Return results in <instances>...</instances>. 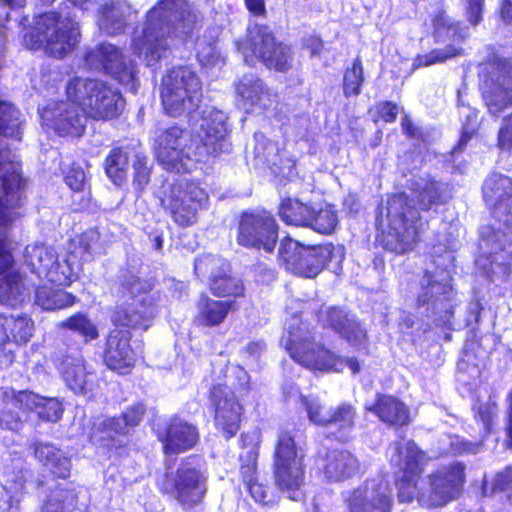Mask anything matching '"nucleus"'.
Listing matches in <instances>:
<instances>
[{
  "label": "nucleus",
  "mask_w": 512,
  "mask_h": 512,
  "mask_svg": "<svg viewBox=\"0 0 512 512\" xmlns=\"http://www.w3.org/2000/svg\"><path fill=\"white\" fill-rule=\"evenodd\" d=\"M387 454L391 465L398 467L402 473L396 480L400 502L410 503L416 499L423 507H441L460 494L464 484L462 464L453 463L443 467L420 483L426 460L424 452L413 441L394 442Z\"/></svg>",
  "instance_id": "nucleus-1"
},
{
  "label": "nucleus",
  "mask_w": 512,
  "mask_h": 512,
  "mask_svg": "<svg viewBox=\"0 0 512 512\" xmlns=\"http://www.w3.org/2000/svg\"><path fill=\"white\" fill-rule=\"evenodd\" d=\"M304 405L309 420L315 425L328 426V417L331 409L327 410L324 404L316 396L299 395Z\"/></svg>",
  "instance_id": "nucleus-50"
},
{
  "label": "nucleus",
  "mask_w": 512,
  "mask_h": 512,
  "mask_svg": "<svg viewBox=\"0 0 512 512\" xmlns=\"http://www.w3.org/2000/svg\"><path fill=\"white\" fill-rule=\"evenodd\" d=\"M66 385L78 394H85L92 388L93 373L81 356H66L59 367Z\"/></svg>",
  "instance_id": "nucleus-32"
},
{
  "label": "nucleus",
  "mask_w": 512,
  "mask_h": 512,
  "mask_svg": "<svg viewBox=\"0 0 512 512\" xmlns=\"http://www.w3.org/2000/svg\"><path fill=\"white\" fill-rule=\"evenodd\" d=\"M26 287L23 284L21 275L11 271L0 280V302L14 306L24 300Z\"/></svg>",
  "instance_id": "nucleus-42"
},
{
  "label": "nucleus",
  "mask_w": 512,
  "mask_h": 512,
  "mask_svg": "<svg viewBox=\"0 0 512 512\" xmlns=\"http://www.w3.org/2000/svg\"><path fill=\"white\" fill-rule=\"evenodd\" d=\"M65 182L73 191H82L86 185V175L82 167L72 165L65 175Z\"/></svg>",
  "instance_id": "nucleus-58"
},
{
  "label": "nucleus",
  "mask_w": 512,
  "mask_h": 512,
  "mask_svg": "<svg viewBox=\"0 0 512 512\" xmlns=\"http://www.w3.org/2000/svg\"><path fill=\"white\" fill-rule=\"evenodd\" d=\"M148 284L132 273L121 277L119 293L122 301L112 315L115 326L148 329L158 313L154 295Z\"/></svg>",
  "instance_id": "nucleus-10"
},
{
  "label": "nucleus",
  "mask_w": 512,
  "mask_h": 512,
  "mask_svg": "<svg viewBox=\"0 0 512 512\" xmlns=\"http://www.w3.org/2000/svg\"><path fill=\"white\" fill-rule=\"evenodd\" d=\"M232 304L227 300H214L202 296L197 302L195 323L204 327L218 326L224 322L231 310Z\"/></svg>",
  "instance_id": "nucleus-36"
},
{
  "label": "nucleus",
  "mask_w": 512,
  "mask_h": 512,
  "mask_svg": "<svg viewBox=\"0 0 512 512\" xmlns=\"http://www.w3.org/2000/svg\"><path fill=\"white\" fill-rule=\"evenodd\" d=\"M60 326L67 328L74 332H77L81 337L85 339V342L94 340L99 336L96 325L90 320L85 314L77 313L63 322Z\"/></svg>",
  "instance_id": "nucleus-45"
},
{
  "label": "nucleus",
  "mask_w": 512,
  "mask_h": 512,
  "mask_svg": "<svg viewBox=\"0 0 512 512\" xmlns=\"http://www.w3.org/2000/svg\"><path fill=\"white\" fill-rule=\"evenodd\" d=\"M278 240V225L266 211L245 212L241 215L236 241L239 245L272 252Z\"/></svg>",
  "instance_id": "nucleus-21"
},
{
  "label": "nucleus",
  "mask_w": 512,
  "mask_h": 512,
  "mask_svg": "<svg viewBox=\"0 0 512 512\" xmlns=\"http://www.w3.org/2000/svg\"><path fill=\"white\" fill-rule=\"evenodd\" d=\"M443 185L431 179H419L413 184L412 197L404 193L392 195L377 216L378 228L387 233L385 245L396 253L412 250L423 228L419 210L428 211L441 203Z\"/></svg>",
  "instance_id": "nucleus-5"
},
{
  "label": "nucleus",
  "mask_w": 512,
  "mask_h": 512,
  "mask_svg": "<svg viewBox=\"0 0 512 512\" xmlns=\"http://www.w3.org/2000/svg\"><path fill=\"white\" fill-rule=\"evenodd\" d=\"M2 400V405L0 407V426L12 431H18L22 422L17 413L14 412V408H18L17 406H13L10 403V400L4 399L0 397Z\"/></svg>",
  "instance_id": "nucleus-52"
},
{
  "label": "nucleus",
  "mask_w": 512,
  "mask_h": 512,
  "mask_svg": "<svg viewBox=\"0 0 512 512\" xmlns=\"http://www.w3.org/2000/svg\"><path fill=\"white\" fill-rule=\"evenodd\" d=\"M86 64L93 70L104 71L119 83L136 91V64L127 60L112 44H101L86 55Z\"/></svg>",
  "instance_id": "nucleus-23"
},
{
  "label": "nucleus",
  "mask_w": 512,
  "mask_h": 512,
  "mask_svg": "<svg viewBox=\"0 0 512 512\" xmlns=\"http://www.w3.org/2000/svg\"><path fill=\"white\" fill-rule=\"evenodd\" d=\"M66 95L94 119L114 118L124 108L121 94L98 79L73 78L66 85Z\"/></svg>",
  "instance_id": "nucleus-11"
},
{
  "label": "nucleus",
  "mask_w": 512,
  "mask_h": 512,
  "mask_svg": "<svg viewBox=\"0 0 512 512\" xmlns=\"http://www.w3.org/2000/svg\"><path fill=\"white\" fill-rule=\"evenodd\" d=\"M226 114L215 107H206L197 136L178 126L164 130L155 145L156 158L162 167L170 172H190L198 162L210 156L229 153L231 142L226 124Z\"/></svg>",
  "instance_id": "nucleus-2"
},
{
  "label": "nucleus",
  "mask_w": 512,
  "mask_h": 512,
  "mask_svg": "<svg viewBox=\"0 0 512 512\" xmlns=\"http://www.w3.org/2000/svg\"><path fill=\"white\" fill-rule=\"evenodd\" d=\"M207 201L206 191L198 183L187 179L170 184L161 197L162 206L181 227L194 225L198 212L205 207Z\"/></svg>",
  "instance_id": "nucleus-16"
},
{
  "label": "nucleus",
  "mask_w": 512,
  "mask_h": 512,
  "mask_svg": "<svg viewBox=\"0 0 512 512\" xmlns=\"http://www.w3.org/2000/svg\"><path fill=\"white\" fill-rule=\"evenodd\" d=\"M145 411L142 403H135L127 407L120 417L99 419L94 425L92 440L108 447L120 446L122 441L116 437L127 436L141 422Z\"/></svg>",
  "instance_id": "nucleus-25"
},
{
  "label": "nucleus",
  "mask_w": 512,
  "mask_h": 512,
  "mask_svg": "<svg viewBox=\"0 0 512 512\" xmlns=\"http://www.w3.org/2000/svg\"><path fill=\"white\" fill-rule=\"evenodd\" d=\"M194 269L197 275L208 278L212 292L220 297L243 295L244 287L242 282L231 277L228 262L218 256L203 255L196 259Z\"/></svg>",
  "instance_id": "nucleus-26"
},
{
  "label": "nucleus",
  "mask_w": 512,
  "mask_h": 512,
  "mask_svg": "<svg viewBox=\"0 0 512 512\" xmlns=\"http://www.w3.org/2000/svg\"><path fill=\"white\" fill-rule=\"evenodd\" d=\"M497 411V404L491 398L488 402L480 404L477 407V417L481 420L485 433H489L491 431V426L497 415Z\"/></svg>",
  "instance_id": "nucleus-55"
},
{
  "label": "nucleus",
  "mask_w": 512,
  "mask_h": 512,
  "mask_svg": "<svg viewBox=\"0 0 512 512\" xmlns=\"http://www.w3.org/2000/svg\"><path fill=\"white\" fill-rule=\"evenodd\" d=\"M250 377L246 370L236 364H228L213 379L210 399L215 407V424L227 439L239 430L242 406L237 396L249 391Z\"/></svg>",
  "instance_id": "nucleus-7"
},
{
  "label": "nucleus",
  "mask_w": 512,
  "mask_h": 512,
  "mask_svg": "<svg viewBox=\"0 0 512 512\" xmlns=\"http://www.w3.org/2000/svg\"><path fill=\"white\" fill-rule=\"evenodd\" d=\"M198 21L199 13L188 0H158L146 12L141 31L133 35V53L155 68L176 40L193 32Z\"/></svg>",
  "instance_id": "nucleus-4"
},
{
  "label": "nucleus",
  "mask_w": 512,
  "mask_h": 512,
  "mask_svg": "<svg viewBox=\"0 0 512 512\" xmlns=\"http://www.w3.org/2000/svg\"><path fill=\"white\" fill-rule=\"evenodd\" d=\"M378 116L385 122L390 123L395 121L398 114V107L395 103L384 101L376 106Z\"/></svg>",
  "instance_id": "nucleus-60"
},
{
  "label": "nucleus",
  "mask_w": 512,
  "mask_h": 512,
  "mask_svg": "<svg viewBox=\"0 0 512 512\" xmlns=\"http://www.w3.org/2000/svg\"><path fill=\"white\" fill-rule=\"evenodd\" d=\"M433 36L437 43L445 44L443 49H434L429 53L418 55L414 67H427L442 63L448 59L463 55L461 44L468 36V28L451 19L443 11L433 17Z\"/></svg>",
  "instance_id": "nucleus-19"
},
{
  "label": "nucleus",
  "mask_w": 512,
  "mask_h": 512,
  "mask_svg": "<svg viewBox=\"0 0 512 512\" xmlns=\"http://www.w3.org/2000/svg\"><path fill=\"white\" fill-rule=\"evenodd\" d=\"M305 453L296 445L290 433L281 431L277 435L273 454L275 483L289 499L299 500L305 478Z\"/></svg>",
  "instance_id": "nucleus-14"
},
{
  "label": "nucleus",
  "mask_w": 512,
  "mask_h": 512,
  "mask_svg": "<svg viewBox=\"0 0 512 512\" xmlns=\"http://www.w3.org/2000/svg\"><path fill=\"white\" fill-rule=\"evenodd\" d=\"M62 405L55 398H44L38 409V416L46 421L56 422L62 416Z\"/></svg>",
  "instance_id": "nucleus-54"
},
{
  "label": "nucleus",
  "mask_w": 512,
  "mask_h": 512,
  "mask_svg": "<svg viewBox=\"0 0 512 512\" xmlns=\"http://www.w3.org/2000/svg\"><path fill=\"white\" fill-rule=\"evenodd\" d=\"M482 191L495 223L481 228V254L476 264L492 280L505 278L512 270V179L492 173L485 179Z\"/></svg>",
  "instance_id": "nucleus-3"
},
{
  "label": "nucleus",
  "mask_w": 512,
  "mask_h": 512,
  "mask_svg": "<svg viewBox=\"0 0 512 512\" xmlns=\"http://www.w3.org/2000/svg\"><path fill=\"white\" fill-rule=\"evenodd\" d=\"M35 457L44 465L49 467L51 472L59 478H67L70 475V460L65 457L57 448L50 444H36L34 447Z\"/></svg>",
  "instance_id": "nucleus-38"
},
{
  "label": "nucleus",
  "mask_w": 512,
  "mask_h": 512,
  "mask_svg": "<svg viewBox=\"0 0 512 512\" xmlns=\"http://www.w3.org/2000/svg\"><path fill=\"white\" fill-rule=\"evenodd\" d=\"M0 397L10 400L13 406H17L20 409L36 412H38L40 403L43 400V397L35 393L29 391H19L16 393L13 389L9 388L0 390Z\"/></svg>",
  "instance_id": "nucleus-46"
},
{
  "label": "nucleus",
  "mask_w": 512,
  "mask_h": 512,
  "mask_svg": "<svg viewBox=\"0 0 512 512\" xmlns=\"http://www.w3.org/2000/svg\"><path fill=\"white\" fill-rule=\"evenodd\" d=\"M468 7L466 9L467 20L472 25H477L482 20L483 0H467Z\"/></svg>",
  "instance_id": "nucleus-61"
},
{
  "label": "nucleus",
  "mask_w": 512,
  "mask_h": 512,
  "mask_svg": "<svg viewBox=\"0 0 512 512\" xmlns=\"http://www.w3.org/2000/svg\"><path fill=\"white\" fill-rule=\"evenodd\" d=\"M40 116L42 125L60 136H81L87 121L84 109L69 99L49 104L42 109Z\"/></svg>",
  "instance_id": "nucleus-24"
},
{
  "label": "nucleus",
  "mask_w": 512,
  "mask_h": 512,
  "mask_svg": "<svg viewBox=\"0 0 512 512\" xmlns=\"http://www.w3.org/2000/svg\"><path fill=\"white\" fill-rule=\"evenodd\" d=\"M243 452L240 454L241 476L251 497L261 505L274 502L272 490L258 481L256 464L258 458L259 434L256 431L241 436Z\"/></svg>",
  "instance_id": "nucleus-27"
},
{
  "label": "nucleus",
  "mask_w": 512,
  "mask_h": 512,
  "mask_svg": "<svg viewBox=\"0 0 512 512\" xmlns=\"http://www.w3.org/2000/svg\"><path fill=\"white\" fill-rule=\"evenodd\" d=\"M510 489H512V468L497 474L493 483V490L508 491Z\"/></svg>",
  "instance_id": "nucleus-62"
},
{
  "label": "nucleus",
  "mask_w": 512,
  "mask_h": 512,
  "mask_svg": "<svg viewBox=\"0 0 512 512\" xmlns=\"http://www.w3.org/2000/svg\"><path fill=\"white\" fill-rule=\"evenodd\" d=\"M197 58L203 66H214L219 64L221 55L216 47V36L205 34L196 42Z\"/></svg>",
  "instance_id": "nucleus-47"
},
{
  "label": "nucleus",
  "mask_w": 512,
  "mask_h": 512,
  "mask_svg": "<svg viewBox=\"0 0 512 512\" xmlns=\"http://www.w3.org/2000/svg\"><path fill=\"white\" fill-rule=\"evenodd\" d=\"M247 10L257 17L266 16L265 0H244Z\"/></svg>",
  "instance_id": "nucleus-64"
},
{
  "label": "nucleus",
  "mask_w": 512,
  "mask_h": 512,
  "mask_svg": "<svg viewBox=\"0 0 512 512\" xmlns=\"http://www.w3.org/2000/svg\"><path fill=\"white\" fill-rule=\"evenodd\" d=\"M99 234L95 230L83 233L79 240V251H73L62 262H59L52 249L44 245L28 246L25 260L32 272L39 278H45L58 286L69 285L74 281L81 269L78 256L83 261L89 260L97 252Z\"/></svg>",
  "instance_id": "nucleus-6"
},
{
  "label": "nucleus",
  "mask_w": 512,
  "mask_h": 512,
  "mask_svg": "<svg viewBox=\"0 0 512 512\" xmlns=\"http://www.w3.org/2000/svg\"><path fill=\"white\" fill-rule=\"evenodd\" d=\"M75 495L72 491L57 489L51 493L41 512H72Z\"/></svg>",
  "instance_id": "nucleus-49"
},
{
  "label": "nucleus",
  "mask_w": 512,
  "mask_h": 512,
  "mask_svg": "<svg viewBox=\"0 0 512 512\" xmlns=\"http://www.w3.org/2000/svg\"><path fill=\"white\" fill-rule=\"evenodd\" d=\"M497 145L502 150L512 151V113L502 120Z\"/></svg>",
  "instance_id": "nucleus-57"
},
{
  "label": "nucleus",
  "mask_w": 512,
  "mask_h": 512,
  "mask_svg": "<svg viewBox=\"0 0 512 512\" xmlns=\"http://www.w3.org/2000/svg\"><path fill=\"white\" fill-rule=\"evenodd\" d=\"M449 448H443L444 453H452V454H476L481 450V443L476 442L472 443L464 440L459 436H447L445 439Z\"/></svg>",
  "instance_id": "nucleus-53"
},
{
  "label": "nucleus",
  "mask_w": 512,
  "mask_h": 512,
  "mask_svg": "<svg viewBox=\"0 0 512 512\" xmlns=\"http://www.w3.org/2000/svg\"><path fill=\"white\" fill-rule=\"evenodd\" d=\"M79 38V25L74 19L69 15L48 12L36 17L24 42L31 50L44 48L48 54L62 57L76 46Z\"/></svg>",
  "instance_id": "nucleus-9"
},
{
  "label": "nucleus",
  "mask_w": 512,
  "mask_h": 512,
  "mask_svg": "<svg viewBox=\"0 0 512 512\" xmlns=\"http://www.w3.org/2000/svg\"><path fill=\"white\" fill-rule=\"evenodd\" d=\"M238 104L247 112L254 107L267 109L274 103V96L255 75H244L236 84Z\"/></svg>",
  "instance_id": "nucleus-31"
},
{
  "label": "nucleus",
  "mask_w": 512,
  "mask_h": 512,
  "mask_svg": "<svg viewBox=\"0 0 512 512\" xmlns=\"http://www.w3.org/2000/svg\"><path fill=\"white\" fill-rule=\"evenodd\" d=\"M297 322L288 326L289 337L285 344L290 356L302 366L317 371H342L348 367L354 374L359 372L360 364L355 358H341L316 341L309 324L295 327Z\"/></svg>",
  "instance_id": "nucleus-8"
},
{
  "label": "nucleus",
  "mask_w": 512,
  "mask_h": 512,
  "mask_svg": "<svg viewBox=\"0 0 512 512\" xmlns=\"http://www.w3.org/2000/svg\"><path fill=\"white\" fill-rule=\"evenodd\" d=\"M381 421L392 426H404L410 422L408 407L399 399L382 395L377 398L376 404L370 408Z\"/></svg>",
  "instance_id": "nucleus-35"
},
{
  "label": "nucleus",
  "mask_w": 512,
  "mask_h": 512,
  "mask_svg": "<svg viewBox=\"0 0 512 512\" xmlns=\"http://www.w3.org/2000/svg\"><path fill=\"white\" fill-rule=\"evenodd\" d=\"M279 255L287 270L307 278L317 276L327 264L340 263L344 258L342 247L307 246L289 237L282 240Z\"/></svg>",
  "instance_id": "nucleus-15"
},
{
  "label": "nucleus",
  "mask_w": 512,
  "mask_h": 512,
  "mask_svg": "<svg viewBox=\"0 0 512 512\" xmlns=\"http://www.w3.org/2000/svg\"><path fill=\"white\" fill-rule=\"evenodd\" d=\"M247 32V37L237 41L236 46L248 65L262 61L267 68L275 71L287 72L291 69V48L284 43H277L268 26L253 24L248 27Z\"/></svg>",
  "instance_id": "nucleus-13"
},
{
  "label": "nucleus",
  "mask_w": 512,
  "mask_h": 512,
  "mask_svg": "<svg viewBox=\"0 0 512 512\" xmlns=\"http://www.w3.org/2000/svg\"><path fill=\"white\" fill-rule=\"evenodd\" d=\"M131 12L132 8L126 1L107 3L98 14L99 29L108 35L121 33L127 25V18Z\"/></svg>",
  "instance_id": "nucleus-34"
},
{
  "label": "nucleus",
  "mask_w": 512,
  "mask_h": 512,
  "mask_svg": "<svg viewBox=\"0 0 512 512\" xmlns=\"http://www.w3.org/2000/svg\"><path fill=\"white\" fill-rule=\"evenodd\" d=\"M341 497L348 512H390L392 507L391 489L382 477L345 490Z\"/></svg>",
  "instance_id": "nucleus-22"
},
{
  "label": "nucleus",
  "mask_w": 512,
  "mask_h": 512,
  "mask_svg": "<svg viewBox=\"0 0 512 512\" xmlns=\"http://www.w3.org/2000/svg\"><path fill=\"white\" fill-rule=\"evenodd\" d=\"M130 340L129 330L115 328L110 331L104 351V362L109 369L126 374L134 366L136 358Z\"/></svg>",
  "instance_id": "nucleus-28"
},
{
  "label": "nucleus",
  "mask_w": 512,
  "mask_h": 512,
  "mask_svg": "<svg viewBox=\"0 0 512 512\" xmlns=\"http://www.w3.org/2000/svg\"><path fill=\"white\" fill-rule=\"evenodd\" d=\"M482 96L489 113L499 116L512 105V64L505 59L495 58L482 64Z\"/></svg>",
  "instance_id": "nucleus-18"
},
{
  "label": "nucleus",
  "mask_w": 512,
  "mask_h": 512,
  "mask_svg": "<svg viewBox=\"0 0 512 512\" xmlns=\"http://www.w3.org/2000/svg\"><path fill=\"white\" fill-rule=\"evenodd\" d=\"M160 93L168 115H191L202 101V83L189 67H175L162 78Z\"/></svg>",
  "instance_id": "nucleus-12"
},
{
  "label": "nucleus",
  "mask_w": 512,
  "mask_h": 512,
  "mask_svg": "<svg viewBox=\"0 0 512 512\" xmlns=\"http://www.w3.org/2000/svg\"><path fill=\"white\" fill-rule=\"evenodd\" d=\"M313 208L314 206L303 203L298 199L287 198L280 203L278 214L287 225L308 227Z\"/></svg>",
  "instance_id": "nucleus-39"
},
{
  "label": "nucleus",
  "mask_w": 512,
  "mask_h": 512,
  "mask_svg": "<svg viewBox=\"0 0 512 512\" xmlns=\"http://www.w3.org/2000/svg\"><path fill=\"white\" fill-rule=\"evenodd\" d=\"M364 82V71L362 62L356 58L352 66L348 68L343 77V93L346 97L357 96L361 92Z\"/></svg>",
  "instance_id": "nucleus-48"
},
{
  "label": "nucleus",
  "mask_w": 512,
  "mask_h": 512,
  "mask_svg": "<svg viewBox=\"0 0 512 512\" xmlns=\"http://www.w3.org/2000/svg\"><path fill=\"white\" fill-rule=\"evenodd\" d=\"M133 168L134 184L139 190H142L149 183L150 179V168L147 165L146 158L137 156Z\"/></svg>",
  "instance_id": "nucleus-56"
},
{
  "label": "nucleus",
  "mask_w": 512,
  "mask_h": 512,
  "mask_svg": "<svg viewBox=\"0 0 512 512\" xmlns=\"http://www.w3.org/2000/svg\"><path fill=\"white\" fill-rule=\"evenodd\" d=\"M128 155L122 149H113L105 160L106 175L120 186L127 177Z\"/></svg>",
  "instance_id": "nucleus-44"
},
{
  "label": "nucleus",
  "mask_w": 512,
  "mask_h": 512,
  "mask_svg": "<svg viewBox=\"0 0 512 512\" xmlns=\"http://www.w3.org/2000/svg\"><path fill=\"white\" fill-rule=\"evenodd\" d=\"M165 454H179L193 448L199 440L198 429L180 418H174L165 432L159 434Z\"/></svg>",
  "instance_id": "nucleus-30"
},
{
  "label": "nucleus",
  "mask_w": 512,
  "mask_h": 512,
  "mask_svg": "<svg viewBox=\"0 0 512 512\" xmlns=\"http://www.w3.org/2000/svg\"><path fill=\"white\" fill-rule=\"evenodd\" d=\"M460 116L464 117L465 120L462 124V134L458 144V147L454 150H460L462 147L469 141L472 135L477 131L479 121H478V112L469 107L463 106L460 110Z\"/></svg>",
  "instance_id": "nucleus-51"
},
{
  "label": "nucleus",
  "mask_w": 512,
  "mask_h": 512,
  "mask_svg": "<svg viewBox=\"0 0 512 512\" xmlns=\"http://www.w3.org/2000/svg\"><path fill=\"white\" fill-rule=\"evenodd\" d=\"M207 477L201 469V459L188 457L174 474L167 475L161 489L171 494L185 509L199 504L207 491Z\"/></svg>",
  "instance_id": "nucleus-17"
},
{
  "label": "nucleus",
  "mask_w": 512,
  "mask_h": 512,
  "mask_svg": "<svg viewBox=\"0 0 512 512\" xmlns=\"http://www.w3.org/2000/svg\"><path fill=\"white\" fill-rule=\"evenodd\" d=\"M323 471L330 481H343L358 473L359 461L348 451L333 450L326 455Z\"/></svg>",
  "instance_id": "nucleus-33"
},
{
  "label": "nucleus",
  "mask_w": 512,
  "mask_h": 512,
  "mask_svg": "<svg viewBox=\"0 0 512 512\" xmlns=\"http://www.w3.org/2000/svg\"><path fill=\"white\" fill-rule=\"evenodd\" d=\"M452 287L445 272H426L417 295V307L427 317H435L437 325H446L453 313Z\"/></svg>",
  "instance_id": "nucleus-20"
},
{
  "label": "nucleus",
  "mask_w": 512,
  "mask_h": 512,
  "mask_svg": "<svg viewBox=\"0 0 512 512\" xmlns=\"http://www.w3.org/2000/svg\"><path fill=\"white\" fill-rule=\"evenodd\" d=\"M355 410L350 404H341L331 409L328 417V426L335 429V437L340 441H347L354 426Z\"/></svg>",
  "instance_id": "nucleus-40"
},
{
  "label": "nucleus",
  "mask_w": 512,
  "mask_h": 512,
  "mask_svg": "<svg viewBox=\"0 0 512 512\" xmlns=\"http://www.w3.org/2000/svg\"><path fill=\"white\" fill-rule=\"evenodd\" d=\"M6 234L0 231V274L12 267L13 257L6 244Z\"/></svg>",
  "instance_id": "nucleus-59"
},
{
  "label": "nucleus",
  "mask_w": 512,
  "mask_h": 512,
  "mask_svg": "<svg viewBox=\"0 0 512 512\" xmlns=\"http://www.w3.org/2000/svg\"><path fill=\"white\" fill-rule=\"evenodd\" d=\"M254 140L256 142L255 146V154L257 157H263L264 159H267L268 154L266 153V150H274V145L267 141L265 136L262 133H255Z\"/></svg>",
  "instance_id": "nucleus-63"
},
{
  "label": "nucleus",
  "mask_w": 512,
  "mask_h": 512,
  "mask_svg": "<svg viewBox=\"0 0 512 512\" xmlns=\"http://www.w3.org/2000/svg\"><path fill=\"white\" fill-rule=\"evenodd\" d=\"M323 324L331 327L350 345L359 349L367 347V332L355 318L339 308H328L324 312Z\"/></svg>",
  "instance_id": "nucleus-29"
},
{
  "label": "nucleus",
  "mask_w": 512,
  "mask_h": 512,
  "mask_svg": "<svg viewBox=\"0 0 512 512\" xmlns=\"http://www.w3.org/2000/svg\"><path fill=\"white\" fill-rule=\"evenodd\" d=\"M33 324L25 315L0 314V345L5 342L26 343L32 336Z\"/></svg>",
  "instance_id": "nucleus-37"
},
{
  "label": "nucleus",
  "mask_w": 512,
  "mask_h": 512,
  "mask_svg": "<svg viewBox=\"0 0 512 512\" xmlns=\"http://www.w3.org/2000/svg\"><path fill=\"white\" fill-rule=\"evenodd\" d=\"M76 297L62 289L43 285L36 290V303L44 310L62 309L75 303Z\"/></svg>",
  "instance_id": "nucleus-41"
},
{
  "label": "nucleus",
  "mask_w": 512,
  "mask_h": 512,
  "mask_svg": "<svg viewBox=\"0 0 512 512\" xmlns=\"http://www.w3.org/2000/svg\"><path fill=\"white\" fill-rule=\"evenodd\" d=\"M309 223L308 228L321 234H330L338 224V215L332 205L314 207Z\"/></svg>",
  "instance_id": "nucleus-43"
}]
</instances>
